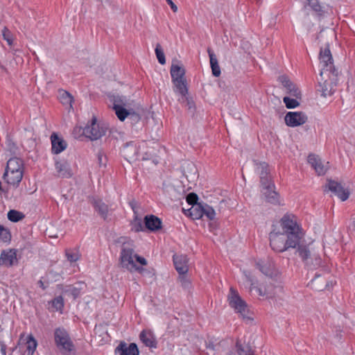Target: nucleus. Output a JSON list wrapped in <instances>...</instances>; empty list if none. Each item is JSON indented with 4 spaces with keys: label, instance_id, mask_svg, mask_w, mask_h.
Returning a JSON list of instances; mask_svg holds the SVG:
<instances>
[{
    "label": "nucleus",
    "instance_id": "obj_40",
    "mask_svg": "<svg viewBox=\"0 0 355 355\" xmlns=\"http://www.w3.org/2000/svg\"><path fill=\"white\" fill-rule=\"evenodd\" d=\"M60 98L61 103L62 104H65V105L69 104V105H70V106H71V103L73 102V98L71 95V94L69 93L68 92L62 90L60 92Z\"/></svg>",
    "mask_w": 355,
    "mask_h": 355
},
{
    "label": "nucleus",
    "instance_id": "obj_41",
    "mask_svg": "<svg viewBox=\"0 0 355 355\" xmlns=\"http://www.w3.org/2000/svg\"><path fill=\"white\" fill-rule=\"evenodd\" d=\"M155 51L158 62L161 64H164L166 63L165 55L159 44H157Z\"/></svg>",
    "mask_w": 355,
    "mask_h": 355
},
{
    "label": "nucleus",
    "instance_id": "obj_16",
    "mask_svg": "<svg viewBox=\"0 0 355 355\" xmlns=\"http://www.w3.org/2000/svg\"><path fill=\"white\" fill-rule=\"evenodd\" d=\"M262 186V193L266 200L271 204L277 205L279 203V195L275 191V184L272 182Z\"/></svg>",
    "mask_w": 355,
    "mask_h": 355
},
{
    "label": "nucleus",
    "instance_id": "obj_31",
    "mask_svg": "<svg viewBox=\"0 0 355 355\" xmlns=\"http://www.w3.org/2000/svg\"><path fill=\"white\" fill-rule=\"evenodd\" d=\"M25 345L26 346L27 355H33L37 345V342L32 334L26 337Z\"/></svg>",
    "mask_w": 355,
    "mask_h": 355
},
{
    "label": "nucleus",
    "instance_id": "obj_22",
    "mask_svg": "<svg viewBox=\"0 0 355 355\" xmlns=\"http://www.w3.org/2000/svg\"><path fill=\"white\" fill-rule=\"evenodd\" d=\"M89 202L94 207L95 211L103 219L106 220L108 216L109 208L101 199L92 197L89 198Z\"/></svg>",
    "mask_w": 355,
    "mask_h": 355
},
{
    "label": "nucleus",
    "instance_id": "obj_52",
    "mask_svg": "<svg viewBox=\"0 0 355 355\" xmlns=\"http://www.w3.org/2000/svg\"><path fill=\"white\" fill-rule=\"evenodd\" d=\"M209 57L210 59V64H215L218 62L217 58L213 51H211L210 49H208L207 50Z\"/></svg>",
    "mask_w": 355,
    "mask_h": 355
},
{
    "label": "nucleus",
    "instance_id": "obj_19",
    "mask_svg": "<svg viewBox=\"0 0 355 355\" xmlns=\"http://www.w3.org/2000/svg\"><path fill=\"white\" fill-rule=\"evenodd\" d=\"M173 264L179 275L187 274L189 270L188 258L183 254H174L173 256Z\"/></svg>",
    "mask_w": 355,
    "mask_h": 355
},
{
    "label": "nucleus",
    "instance_id": "obj_38",
    "mask_svg": "<svg viewBox=\"0 0 355 355\" xmlns=\"http://www.w3.org/2000/svg\"><path fill=\"white\" fill-rule=\"evenodd\" d=\"M308 5L312 8L313 11L317 12L319 15L324 13L322 7L320 5L318 0H306Z\"/></svg>",
    "mask_w": 355,
    "mask_h": 355
},
{
    "label": "nucleus",
    "instance_id": "obj_46",
    "mask_svg": "<svg viewBox=\"0 0 355 355\" xmlns=\"http://www.w3.org/2000/svg\"><path fill=\"white\" fill-rule=\"evenodd\" d=\"M65 293H68L69 295H71L73 298L75 300L80 295V291L78 288L69 286L65 291Z\"/></svg>",
    "mask_w": 355,
    "mask_h": 355
},
{
    "label": "nucleus",
    "instance_id": "obj_47",
    "mask_svg": "<svg viewBox=\"0 0 355 355\" xmlns=\"http://www.w3.org/2000/svg\"><path fill=\"white\" fill-rule=\"evenodd\" d=\"M179 280L181 283V286L184 288H189L191 286V282L187 278V274L179 275Z\"/></svg>",
    "mask_w": 355,
    "mask_h": 355
},
{
    "label": "nucleus",
    "instance_id": "obj_61",
    "mask_svg": "<svg viewBox=\"0 0 355 355\" xmlns=\"http://www.w3.org/2000/svg\"><path fill=\"white\" fill-rule=\"evenodd\" d=\"M17 347V346H15V347L11 348V349H10V351H11L12 352H15V351L16 350Z\"/></svg>",
    "mask_w": 355,
    "mask_h": 355
},
{
    "label": "nucleus",
    "instance_id": "obj_6",
    "mask_svg": "<svg viewBox=\"0 0 355 355\" xmlns=\"http://www.w3.org/2000/svg\"><path fill=\"white\" fill-rule=\"evenodd\" d=\"M338 71L330 73L329 75H324L321 80L318 82V91L321 93L323 97L330 96L335 92V87L337 85Z\"/></svg>",
    "mask_w": 355,
    "mask_h": 355
},
{
    "label": "nucleus",
    "instance_id": "obj_64",
    "mask_svg": "<svg viewBox=\"0 0 355 355\" xmlns=\"http://www.w3.org/2000/svg\"><path fill=\"white\" fill-rule=\"evenodd\" d=\"M354 226L355 227V220L353 222Z\"/></svg>",
    "mask_w": 355,
    "mask_h": 355
},
{
    "label": "nucleus",
    "instance_id": "obj_11",
    "mask_svg": "<svg viewBox=\"0 0 355 355\" xmlns=\"http://www.w3.org/2000/svg\"><path fill=\"white\" fill-rule=\"evenodd\" d=\"M282 236V232H270V245L274 251L283 252L290 249L286 246V241Z\"/></svg>",
    "mask_w": 355,
    "mask_h": 355
},
{
    "label": "nucleus",
    "instance_id": "obj_10",
    "mask_svg": "<svg viewBox=\"0 0 355 355\" xmlns=\"http://www.w3.org/2000/svg\"><path fill=\"white\" fill-rule=\"evenodd\" d=\"M326 187L334 195L337 196L342 201H345L349 196V190L345 189L340 183L335 180H328Z\"/></svg>",
    "mask_w": 355,
    "mask_h": 355
},
{
    "label": "nucleus",
    "instance_id": "obj_26",
    "mask_svg": "<svg viewBox=\"0 0 355 355\" xmlns=\"http://www.w3.org/2000/svg\"><path fill=\"white\" fill-rule=\"evenodd\" d=\"M55 168L59 173V175L62 178H70L72 175L70 165L64 160L56 162Z\"/></svg>",
    "mask_w": 355,
    "mask_h": 355
},
{
    "label": "nucleus",
    "instance_id": "obj_50",
    "mask_svg": "<svg viewBox=\"0 0 355 355\" xmlns=\"http://www.w3.org/2000/svg\"><path fill=\"white\" fill-rule=\"evenodd\" d=\"M98 164H99L100 166H105L106 157L104 156L103 153L101 151L98 153Z\"/></svg>",
    "mask_w": 355,
    "mask_h": 355
},
{
    "label": "nucleus",
    "instance_id": "obj_34",
    "mask_svg": "<svg viewBox=\"0 0 355 355\" xmlns=\"http://www.w3.org/2000/svg\"><path fill=\"white\" fill-rule=\"evenodd\" d=\"M179 101L185 103L189 112L193 114L196 110L195 103L193 99L188 96V94L184 96H181V98L179 99Z\"/></svg>",
    "mask_w": 355,
    "mask_h": 355
},
{
    "label": "nucleus",
    "instance_id": "obj_5",
    "mask_svg": "<svg viewBox=\"0 0 355 355\" xmlns=\"http://www.w3.org/2000/svg\"><path fill=\"white\" fill-rule=\"evenodd\" d=\"M54 341L56 347L63 354L75 352V345L64 327H58L54 330Z\"/></svg>",
    "mask_w": 355,
    "mask_h": 355
},
{
    "label": "nucleus",
    "instance_id": "obj_48",
    "mask_svg": "<svg viewBox=\"0 0 355 355\" xmlns=\"http://www.w3.org/2000/svg\"><path fill=\"white\" fill-rule=\"evenodd\" d=\"M211 68V72L214 76L218 77L220 75V69L218 65V62L210 64Z\"/></svg>",
    "mask_w": 355,
    "mask_h": 355
},
{
    "label": "nucleus",
    "instance_id": "obj_53",
    "mask_svg": "<svg viewBox=\"0 0 355 355\" xmlns=\"http://www.w3.org/2000/svg\"><path fill=\"white\" fill-rule=\"evenodd\" d=\"M134 257L135 258L137 262H138L141 265H142V266L147 265V261H146V259L144 257H141V256H139V255H138L137 254H135L134 255Z\"/></svg>",
    "mask_w": 355,
    "mask_h": 355
},
{
    "label": "nucleus",
    "instance_id": "obj_43",
    "mask_svg": "<svg viewBox=\"0 0 355 355\" xmlns=\"http://www.w3.org/2000/svg\"><path fill=\"white\" fill-rule=\"evenodd\" d=\"M52 306L56 310H62L64 307V300L62 296H58L52 300Z\"/></svg>",
    "mask_w": 355,
    "mask_h": 355
},
{
    "label": "nucleus",
    "instance_id": "obj_32",
    "mask_svg": "<svg viewBox=\"0 0 355 355\" xmlns=\"http://www.w3.org/2000/svg\"><path fill=\"white\" fill-rule=\"evenodd\" d=\"M130 225L131 230L134 231L135 232L146 231L145 225L143 224V222L139 216H134L133 220L130 222Z\"/></svg>",
    "mask_w": 355,
    "mask_h": 355
},
{
    "label": "nucleus",
    "instance_id": "obj_37",
    "mask_svg": "<svg viewBox=\"0 0 355 355\" xmlns=\"http://www.w3.org/2000/svg\"><path fill=\"white\" fill-rule=\"evenodd\" d=\"M203 216H206L208 220H212L214 218L216 215L215 211L211 206L203 203Z\"/></svg>",
    "mask_w": 355,
    "mask_h": 355
},
{
    "label": "nucleus",
    "instance_id": "obj_42",
    "mask_svg": "<svg viewBox=\"0 0 355 355\" xmlns=\"http://www.w3.org/2000/svg\"><path fill=\"white\" fill-rule=\"evenodd\" d=\"M283 101L288 109L295 108L300 105V103L296 99L291 98L288 96L284 97Z\"/></svg>",
    "mask_w": 355,
    "mask_h": 355
},
{
    "label": "nucleus",
    "instance_id": "obj_28",
    "mask_svg": "<svg viewBox=\"0 0 355 355\" xmlns=\"http://www.w3.org/2000/svg\"><path fill=\"white\" fill-rule=\"evenodd\" d=\"M139 338L146 347L151 348L157 347V340L150 332H146L143 330L139 334Z\"/></svg>",
    "mask_w": 355,
    "mask_h": 355
},
{
    "label": "nucleus",
    "instance_id": "obj_15",
    "mask_svg": "<svg viewBox=\"0 0 355 355\" xmlns=\"http://www.w3.org/2000/svg\"><path fill=\"white\" fill-rule=\"evenodd\" d=\"M144 224L145 225L146 230L150 232H156L162 228V220L153 214L145 216Z\"/></svg>",
    "mask_w": 355,
    "mask_h": 355
},
{
    "label": "nucleus",
    "instance_id": "obj_55",
    "mask_svg": "<svg viewBox=\"0 0 355 355\" xmlns=\"http://www.w3.org/2000/svg\"><path fill=\"white\" fill-rule=\"evenodd\" d=\"M1 352L2 355H6V345L5 344H1Z\"/></svg>",
    "mask_w": 355,
    "mask_h": 355
},
{
    "label": "nucleus",
    "instance_id": "obj_2",
    "mask_svg": "<svg viewBox=\"0 0 355 355\" xmlns=\"http://www.w3.org/2000/svg\"><path fill=\"white\" fill-rule=\"evenodd\" d=\"M229 305L239 313L246 322L253 320V312L250 309L247 303L241 297L238 291L231 287L227 295Z\"/></svg>",
    "mask_w": 355,
    "mask_h": 355
},
{
    "label": "nucleus",
    "instance_id": "obj_12",
    "mask_svg": "<svg viewBox=\"0 0 355 355\" xmlns=\"http://www.w3.org/2000/svg\"><path fill=\"white\" fill-rule=\"evenodd\" d=\"M256 266L263 274L270 278H275L279 274L274 262L271 260L259 261L257 262Z\"/></svg>",
    "mask_w": 355,
    "mask_h": 355
},
{
    "label": "nucleus",
    "instance_id": "obj_45",
    "mask_svg": "<svg viewBox=\"0 0 355 355\" xmlns=\"http://www.w3.org/2000/svg\"><path fill=\"white\" fill-rule=\"evenodd\" d=\"M65 254L70 262H76L80 258V254L78 252H73L71 250H67Z\"/></svg>",
    "mask_w": 355,
    "mask_h": 355
},
{
    "label": "nucleus",
    "instance_id": "obj_54",
    "mask_svg": "<svg viewBox=\"0 0 355 355\" xmlns=\"http://www.w3.org/2000/svg\"><path fill=\"white\" fill-rule=\"evenodd\" d=\"M168 4L170 6L171 10L175 12L178 11V7L177 6L173 3L172 0H166Z\"/></svg>",
    "mask_w": 355,
    "mask_h": 355
},
{
    "label": "nucleus",
    "instance_id": "obj_60",
    "mask_svg": "<svg viewBox=\"0 0 355 355\" xmlns=\"http://www.w3.org/2000/svg\"><path fill=\"white\" fill-rule=\"evenodd\" d=\"M23 336H24V335H21L20 336V338H19V342H18V345H21V342L22 340Z\"/></svg>",
    "mask_w": 355,
    "mask_h": 355
},
{
    "label": "nucleus",
    "instance_id": "obj_49",
    "mask_svg": "<svg viewBox=\"0 0 355 355\" xmlns=\"http://www.w3.org/2000/svg\"><path fill=\"white\" fill-rule=\"evenodd\" d=\"M3 39L7 41L9 45H11L12 44V36L10 35V31L6 28H5L3 31Z\"/></svg>",
    "mask_w": 355,
    "mask_h": 355
},
{
    "label": "nucleus",
    "instance_id": "obj_23",
    "mask_svg": "<svg viewBox=\"0 0 355 355\" xmlns=\"http://www.w3.org/2000/svg\"><path fill=\"white\" fill-rule=\"evenodd\" d=\"M182 172L189 182H193L198 177L197 168L193 162L184 163Z\"/></svg>",
    "mask_w": 355,
    "mask_h": 355
},
{
    "label": "nucleus",
    "instance_id": "obj_58",
    "mask_svg": "<svg viewBox=\"0 0 355 355\" xmlns=\"http://www.w3.org/2000/svg\"><path fill=\"white\" fill-rule=\"evenodd\" d=\"M133 145V142H130V143H126L125 145H124V148H126L128 147H129L130 146H132Z\"/></svg>",
    "mask_w": 355,
    "mask_h": 355
},
{
    "label": "nucleus",
    "instance_id": "obj_21",
    "mask_svg": "<svg viewBox=\"0 0 355 355\" xmlns=\"http://www.w3.org/2000/svg\"><path fill=\"white\" fill-rule=\"evenodd\" d=\"M9 171H23L24 161L21 158L14 157H11L7 162V166L3 175V178L6 179Z\"/></svg>",
    "mask_w": 355,
    "mask_h": 355
},
{
    "label": "nucleus",
    "instance_id": "obj_44",
    "mask_svg": "<svg viewBox=\"0 0 355 355\" xmlns=\"http://www.w3.org/2000/svg\"><path fill=\"white\" fill-rule=\"evenodd\" d=\"M186 200L189 205L193 206V205L200 204L198 202V196L196 193L191 192L187 195Z\"/></svg>",
    "mask_w": 355,
    "mask_h": 355
},
{
    "label": "nucleus",
    "instance_id": "obj_9",
    "mask_svg": "<svg viewBox=\"0 0 355 355\" xmlns=\"http://www.w3.org/2000/svg\"><path fill=\"white\" fill-rule=\"evenodd\" d=\"M286 124L289 127H297L304 124L308 117L302 112H288L284 118Z\"/></svg>",
    "mask_w": 355,
    "mask_h": 355
},
{
    "label": "nucleus",
    "instance_id": "obj_7",
    "mask_svg": "<svg viewBox=\"0 0 355 355\" xmlns=\"http://www.w3.org/2000/svg\"><path fill=\"white\" fill-rule=\"evenodd\" d=\"M77 131H78V132H82V135L92 141L97 140L105 135V130L103 127L99 126L95 116L92 118L90 124H87L84 128H74L73 133Z\"/></svg>",
    "mask_w": 355,
    "mask_h": 355
},
{
    "label": "nucleus",
    "instance_id": "obj_8",
    "mask_svg": "<svg viewBox=\"0 0 355 355\" xmlns=\"http://www.w3.org/2000/svg\"><path fill=\"white\" fill-rule=\"evenodd\" d=\"M319 58L322 64V68L320 73V77H322L324 75H329L330 73L338 71L334 65L333 58L329 46L325 47L324 49H320Z\"/></svg>",
    "mask_w": 355,
    "mask_h": 355
},
{
    "label": "nucleus",
    "instance_id": "obj_59",
    "mask_svg": "<svg viewBox=\"0 0 355 355\" xmlns=\"http://www.w3.org/2000/svg\"><path fill=\"white\" fill-rule=\"evenodd\" d=\"M227 204L229 207H232V206H234L235 205V203L234 202H231V203L227 202Z\"/></svg>",
    "mask_w": 355,
    "mask_h": 355
},
{
    "label": "nucleus",
    "instance_id": "obj_4",
    "mask_svg": "<svg viewBox=\"0 0 355 355\" xmlns=\"http://www.w3.org/2000/svg\"><path fill=\"white\" fill-rule=\"evenodd\" d=\"M170 73L173 84V92L180 96H184L187 95L188 94V87L184 67L172 64Z\"/></svg>",
    "mask_w": 355,
    "mask_h": 355
},
{
    "label": "nucleus",
    "instance_id": "obj_51",
    "mask_svg": "<svg viewBox=\"0 0 355 355\" xmlns=\"http://www.w3.org/2000/svg\"><path fill=\"white\" fill-rule=\"evenodd\" d=\"M129 205L131 207L134 215L138 216V210H137V202L135 200H132L129 202Z\"/></svg>",
    "mask_w": 355,
    "mask_h": 355
},
{
    "label": "nucleus",
    "instance_id": "obj_35",
    "mask_svg": "<svg viewBox=\"0 0 355 355\" xmlns=\"http://www.w3.org/2000/svg\"><path fill=\"white\" fill-rule=\"evenodd\" d=\"M11 240V234L10 230L0 225V241L4 243L10 242Z\"/></svg>",
    "mask_w": 355,
    "mask_h": 355
},
{
    "label": "nucleus",
    "instance_id": "obj_33",
    "mask_svg": "<svg viewBox=\"0 0 355 355\" xmlns=\"http://www.w3.org/2000/svg\"><path fill=\"white\" fill-rule=\"evenodd\" d=\"M8 220L13 223H17L21 220L24 217V214L15 209H10L7 214Z\"/></svg>",
    "mask_w": 355,
    "mask_h": 355
},
{
    "label": "nucleus",
    "instance_id": "obj_13",
    "mask_svg": "<svg viewBox=\"0 0 355 355\" xmlns=\"http://www.w3.org/2000/svg\"><path fill=\"white\" fill-rule=\"evenodd\" d=\"M115 355H139V350L137 345L131 343L128 345L124 341L120 342L114 349Z\"/></svg>",
    "mask_w": 355,
    "mask_h": 355
},
{
    "label": "nucleus",
    "instance_id": "obj_63",
    "mask_svg": "<svg viewBox=\"0 0 355 355\" xmlns=\"http://www.w3.org/2000/svg\"><path fill=\"white\" fill-rule=\"evenodd\" d=\"M12 147H13V148H15V149L17 148L15 147V144H12Z\"/></svg>",
    "mask_w": 355,
    "mask_h": 355
},
{
    "label": "nucleus",
    "instance_id": "obj_20",
    "mask_svg": "<svg viewBox=\"0 0 355 355\" xmlns=\"http://www.w3.org/2000/svg\"><path fill=\"white\" fill-rule=\"evenodd\" d=\"M51 152L53 154L58 155L64 151L67 147V143L63 138L59 137L56 132H53L51 135Z\"/></svg>",
    "mask_w": 355,
    "mask_h": 355
},
{
    "label": "nucleus",
    "instance_id": "obj_27",
    "mask_svg": "<svg viewBox=\"0 0 355 355\" xmlns=\"http://www.w3.org/2000/svg\"><path fill=\"white\" fill-rule=\"evenodd\" d=\"M268 164L266 162L257 164L256 170L259 173L260 182L261 185L267 184L271 182L269 178L268 177Z\"/></svg>",
    "mask_w": 355,
    "mask_h": 355
},
{
    "label": "nucleus",
    "instance_id": "obj_14",
    "mask_svg": "<svg viewBox=\"0 0 355 355\" xmlns=\"http://www.w3.org/2000/svg\"><path fill=\"white\" fill-rule=\"evenodd\" d=\"M17 250L15 249H9L2 250L0 255V266L11 267L15 263H17Z\"/></svg>",
    "mask_w": 355,
    "mask_h": 355
},
{
    "label": "nucleus",
    "instance_id": "obj_57",
    "mask_svg": "<svg viewBox=\"0 0 355 355\" xmlns=\"http://www.w3.org/2000/svg\"><path fill=\"white\" fill-rule=\"evenodd\" d=\"M216 347V345H214L212 343H209L207 347L208 349H212V350H215V347Z\"/></svg>",
    "mask_w": 355,
    "mask_h": 355
},
{
    "label": "nucleus",
    "instance_id": "obj_3",
    "mask_svg": "<svg viewBox=\"0 0 355 355\" xmlns=\"http://www.w3.org/2000/svg\"><path fill=\"white\" fill-rule=\"evenodd\" d=\"M134 252L135 249L132 241L123 242L119 257L120 264L123 268L130 272L137 271L144 275L147 270L141 266H137L133 261Z\"/></svg>",
    "mask_w": 355,
    "mask_h": 355
},
{
    "label": "nucleus",
    "instance_id": "obj_18",
    "mask_svg": "<svg viewBox=\"0 0 355 355\" xmlns=\"http://www.w3.org/2000/svg\"><path fill=\"white\" fill-rule=\"evenodd\" d=\"M116 102L117 101L115 100L113 109L114 110L115 114L120 121H123L128 116H130L131 119L137 121L140 119V116L138 114L133 111L132 112L125 109L122 105L116 104Z\"/></svg>",
    "mask_w": 355,
    "mask_h": 355
},
{
    "label": "nucleus",
    "instance_id": "obj_17",
    "mask_svg": "<svg viewBox=\"0 0 355 355\" xmlns=\"http://www.w3.org/2000/svg\"><path fill=\"white\" fill-rule=\"evenodd\" d=\"M278 80L286 89L287 93L296 98H301V92L296 85L286 76H280Z\"/></svg>",
    "mask_w": 355,
    "mask_h": 355
},
{
    "label": "nucleus",
    "instance_id": "obj_29",
    "mask_svg": "<svg viewBox=\"0 0 355 355\" xmlns=\"http://www.w3.org/2000/svg\"><path fill=\"white\" fill-rule=\"evenodd\" d=\"M23 171H9L8 176L3 179L8 184L18 187L23 178Z\"/></svg>",
    "mask_w": 355,
    "mask_h": 355
},
{
    "label": "nucleus",
    "instance_id": "obj_62",
    "mask_svg": "<svg viewBox=\"0 0 355 355\" xmlns=\"http://www.w3.org/2000/svg\"><path fill=\"white\" fill-rule=\"evenodd\" d=\"M1 344H4V343L0 340V348L1 347Z\"/></svg>",
    "mask_w": 355,
    "mask_h": 355
},
{
    "label": "nucleus",
    "instance_id": "obj_36",
    "mask_svg": "<svg viewBox=\"0 0 355 355\" xmlns=\"http://www.w3.org/2000/svg\"><path fill=\"white\" fill-rule=\"evenodd\" d=\"M236 347L239 355H254L251 347L248 345H242L236 343Z\"/></svg>",
    "mask_w": 355,
    "mask_h": 355
},
{
    "label": "nucleus",
    "instance_id": "obj_30",
    "mask_svg": "<svg viewBox=\"0 0 355 355\" xmlns=\"http://www.w3.org/2000/svg\"><path fill=\"white\" fill-rule=\"evenodd\" d=\"M187 211L189 215L193 219H200L203 217V203L193 205Z\"/></svg>",
    "mask_w": 355,
    "mask_h": 355
},
{
    "label": "nucleus",
    "instance_id": "obj_56",
    "mask_svg": "<svg viewBox=\"0 0 355 355\" xmlns=\"http://www.w3.org/2000/svg\"><path fill=\"white\" fill-rule=\"evenodd\" d=\"M37 284L40 286V287L42 288V290H45L46 288V286H44V282L41 279L38 281Z\"/></svg>",
    "mask_w": 355,
    "mask_h": 355
},
{
    "label": "nucleus",
    "instance_id": "obj_39",
    "mask_svg": "<svg viewBox=\"0 0 355 355\" xmlns=\"http://www.w3.org/2000/svg\"><path fill=\"white\" fill-rule=\"evenodd\" d=\"M251 290L254 291L259 296L261 297H270L272 295L271 293L269 292L265 286L261 285L259 286H252Z\"/></svg>",
    "mask_w": 355,
    "mask_h": 355
},
{
    "label": "nucleus",
    "instance_id": "obj_24",
    "mask_svg": "<svg viewBox=\"0 0 355 355\" xmlns=\"http://www.w3.org/2000/svg\"><path fill=\"white\" fill-rule=\"evenodd\" d=\"M308 162L315 169L318 175H324L327 167L322 164L320 158L315 155H310L308 157Z\"/></svg>",
    "mask_w": 355,
    "mask_h": 355
},
{
    "label": "nucleus",
    "instance_id": "obj_25",
    "mask_svg": "<svg viewBox=\"0 0 355 355\" xmlns=\"http://www.w3.org/2000/svg\"><path fill=\"white\" fill-rule=\"evenodd\" d=\"M309 284L313 289L321 291L329 286V282L326 277L316 273Z\"/></svg>",
    "mask_w": 355,
    "mask_h": 355
},
{
    "label": "nucleus",
    "instance_id": "obj_1",
    "mask_svg": "<svg viewBox=\"0 0 355 355\" xmlns=\"http://www.w3.org/2000/svg\"><path fill=\"white\" fill-rule=\"evenodd\" d=\"M280 226L282 234L286 236L287 248L295 249V254L308 267L319 266L321 259L318 256H312L309 244L304 239V232L297 223L295 216L288 214L284 215L280 220Z\"/></svg>",
    "mask_w": 355,
    "mask_h": 355
}]
</instances>
